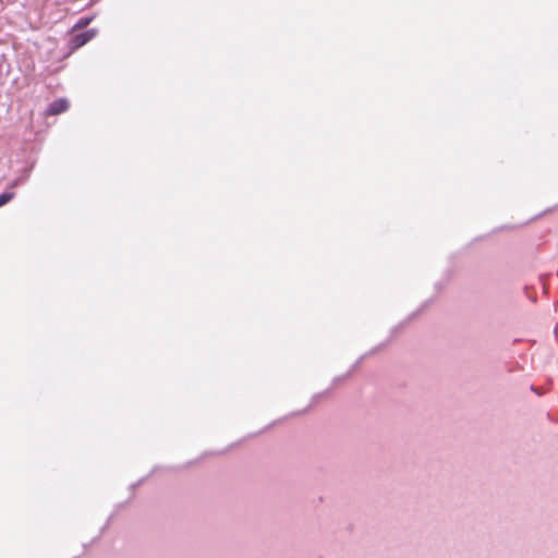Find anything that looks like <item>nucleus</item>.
<instances>
[{"instance_id": "obj_1", "label": "nucleus", "mask_w": 558, "mask_h": 558, "mask_svg": "<svg viewBox=\"0 0 558 558\" xmlns=\"http://www.w3.org/2000/svg\"><path fill=\"white\" fill-rule=\"evenodd\" d=\"M96 35L95 29H88L86 32H83L81 34H76L71 39V46L72 48H80L87 44L90 39H93Z\"/></svg>"}, {"instance_id": "obj_2", "label": "nucleus", "mask_w": 558, "mask_h": 558, "mask_svg": "<svg viewBox=\"0 0 558 558\" xmlns=\"http://www.w3.org/2000/svg\"><path fill=\"white\" fill-rule=\"evenodd\" d=\"M69 108V101L65 98H59L52 101L47 108V114L56 116L66 111Z\"/></svg>"}, {"instance_id": "obj_3", "label": "nucleus", "mask_w": 558, "mask_h": 558, "mask_svg": "<svg viewBox=\"0 0 558 558\" xmlns=\"http://www.w3.org/2000/svg\"><path fill=\"white\" fill-rule=\"evenodd\" d=\"M33 167H34V165L32 163L29 167L24 168V169L22 170V172H21L20 177H19V178H16V179L12 182L11 186H12V187H15V186H19V185L24 184V183L28 180V178H29V175H31V172H32V170H33Z\"/></svg>"}, {"instance_id": "obj_4", "label": "nucleus", "mask_w": 558, "mask_h": 558, "mask_svg": "<svg viewBox=\"0 0 558 558\" xmlns=\"http://www.w3.org/2000/svg\"><path fill=\"white\" fill-rule=\"evenodd\" d=\"M14 193L13 192H3L0 194V207L8 204L13 197H14Z\"/></svg>"}, {"instance_id": "obj_5", "label": "nucleus", "mask_w": 558, "mask_h": 558, "mask_svg": "<svg viewBox=\"0 0 558 558\" xmlns=\"http://www.w3.org/2000/svg\"><path fill=\"white\" fill-rule=\"evenodd\" d=\"M364 357H365V355L360 356V359H359V360L356 361V363L352 366V368L349 371V373H348L347 375H344L343 377H336V378L333 379V383L336 384V383H338V381L342 380L343 378L348 377V376L353 372V369L359 365V363H361V361H362Z\"/></svg>"}, {"instance_id": "obj_6", "label": "nucleus", "mask_w": 558, "mask_h": 558, "mask_svg": "<svg viewBox=\"0 0 558 558\" xmlns=\"http://www.w3.org/2000/svg\"><path fill=\"white\" fill-rule=\"evenodd\" d=\"M90 22V19L83 17L74 26V29H82L86 27Z\"/></svg>"}, {"instance_id": "obj_7", "label": "nucleus", "mask_w": 558, "mask_h": 558, "mask_svg": "<svg viewBox=\"0 0 558 558\" xmlns=\"http://www.w3.org/2000/svg\"><path fill=\"white\" fill-rule=\"evenodd\" d=\"M322 395H316L313 397L312 402H316L318 398H320Z\"/></svg>"}]
</instances>
